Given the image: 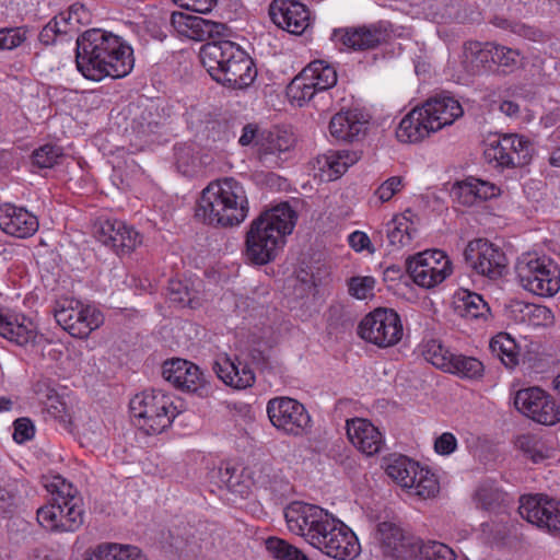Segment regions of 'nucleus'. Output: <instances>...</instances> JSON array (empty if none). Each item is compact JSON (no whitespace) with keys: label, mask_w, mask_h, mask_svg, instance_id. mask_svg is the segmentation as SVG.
Returning a JSON list of instances; mask_svg holds the SVG:
<instances>
[{"label":"nucleus","mask_w":560,"mask_h":560,"mask_svg":"<svg viewBox=\"0 0 560 560\" xmlns=\"http://www.w3.org/2000/svg\"><path fill=\"white\" fill-rule=\"evenodd\" d=\"M132 48L124 44L119 36L101 28H91L77 39L75 63L85 79H118L132 70Z\"/></svg>","instance_id":"nucleus-1"},{"label":"nucleus","mask_w":560,"mask_h":560,"mask_svg":"<svg viewBox=\"0 0 560 560\" xmlns=\"http://www.w3.org/2000/svg\"><path fill=\"white\" fill-rule=\"evenodd\" d=\"M298 220L296 212L282 202L260 213L249 225L245 237V256L254 265L273 261L285 244Z\"/></svg>","instance_id":"nucleus-2"},{"label":"nucleus","mask_w":560,"mask_h":560,"mask_svg":"<svg viewBox=\"0 0 560 560\" xmlns=\"http://www.w3.org/2000/svg\"><path fill=\"white\" fill-rule=\"evenodd\" d=\"M199 57L210 77L224 86L243 90L250 86L257 77L254 60L234 42H208L202 45Z\"/></svg>","instance_id":"nucleus-3"},{"label":"nucleus","mask_w":560,"mask_h":560,"mask_svg":"<svg viewBox=\"0 0 560 560\" xmlns=\"http://www.w3.org/2000/svg\"><path fill=\"white\" fill-rule=\"evenodd\" d=\"M248 214V200L243 185L233 177L208 184L201 191L195 217L212 226H234Z\"/></svg>","instance_id":"nucleus-4"},{"label":"nucleus","mask_w":560,"mask_h":560,"mask_svg":"<svg viewBox=\"0 0 560 560\" xmlns=\"http://www.w3.org/2000/svg\"><path fill=\"white\" fill-rule=\"evenodd\" d=\"M458 101L451 96H438L428 100L421 107L413 108L399 122L396 130L401 142H418L447 125H452L463 115Z\"/></svg>","instance_id":"nucleus-5"},{"label":"nucleus","mask_w":560,"mask_h":560,"mask_svg":"<svg viewBox=\"0 0 560 560\" xmlns=\"http://www.w3.org/2000/svg\"><path fill=\"white\" fill-rule=\"evenodd\" d=\"M46 488L51 492V499L37 510L39 525L55 533L78 530L84 522V510L77 490L60 476Z\"/></svg>","instance_id":"nucleus-6"},{"label":"nucleus","mask_w":560,"mask_h":560,"mask_svg":"<svg viewBox=\"0 0 560 560\" xmlns=\"http://www.w3.org/2000/svg\"><path fill=\"white\" fill-rule=\"evenodd\" d=\"M284 517L291 533L303 537L311 546L323 551L328 537L336 533L341 521L327 510L305 502L295 501L284 510Z\"/></svg>","instance_id":"nucleus-7"},{"label":"nucleus","mask_w":560,"mask_h":560,"mask_svg":"<svg viewBox=\"0 0 560 560\" xmlns=\"http://www.w3.org/2000/svg\"><path fill=\"white\" fill-rule=\"evenodd\" d=\"M515 273L522 288L538 296L550 298L560 290V266L547 255L523 254Z\"/></svg>","instance_id":"nucleus-8"},{"label":"nucleus","mask_w":560,"mask_h":560,"mask_svg":"<svg viewBox=\"0 0 560 560\" xmlns=\"http://www.w3.org/2000/svg\"><path fill=\"white\" fill-rule=\"evenodd\" d=\"M533 153L534 145L526 137L508 133L486 143L483 159L491 167L503 171L527 165Z\"/></svg>","instance_id":"nucleus-9"},{"label":"nucleus","mask_w":560,"mask_h":560,"mask_svg":"<svg viewBox=\"0 0 560 560\" xmlns=\"http://www.w3.org/2000/svg\"><path fill=\"white\" fill-rule=\"evenodd\" d=\"M463 256L467 270L488 280H499L508 271L505 253L486 238L469 241Z\"/></svg>","instance_id":"nucleus-10"},{"label":"nucleus","mask_w":560,"mask_h":560,"mask_svg":"<svg viewBox=\"0 0 560 560\" xmlns=\"http://www.w3.org/2000/svg\"><path fill=\"white\" fill-rule=\"evenodd\" d=\"M56 322L72 337L86 338L103 322V314L93 306L73 299H61L54 307Z\"/></svg>","instance_id":"nucleus-11"},{"label":"nucleus","mask_w":560,"mask_h":560,"mask_svg":"<svg viewBox=\"0 0 560 560\" xmlns=\"http://www.w3.org/2000/svg\"><path fill=\"white\" fill-rule=\"evenodd\" d=\"M358 335L378 348H387L400 341L402 324L397 312L380 307L362 318L358 326Z\"/></svg>","instance_id":"nucleus-12"},{"label":"nucleus","mask_w":560,"mask_h":560,"mask_svg":"<svg viewBox=\"0 0 560 560\" xmlns=\"http://www.w3.org/2000/svg\"><path fill=\"white\" fill-rule=\"evenodd\" d=\"M267 415L271 424L279 431L300 436L311 428V416L303 404L294 398L281 396L267 404Z\"/></svg>","instance_id":"nucleus-13"},{"label":"nucleus","mask_w":560,"mask_h":560,"mask_svg":"<svg viewBox=\"0 0 560 560\" xmlns=\"http://www.w3.org/2000/svg\"><path fill=\"white\" fill-rule=\"evenodd\" d=\"M515 408L542 425H556L560 422V405L546 390L538 386L522 388L514 397Z\"/></svg>","instance_id":"nucleus-14"},{"label":"nucleus","mask_w":560,"mask_h":560,"mask_svg":"<svg viewBox=\"0 0 560 560\" xmlns=\"http://www.w3.org/2000/svg\"><path fill=\"white\" fill-rule=\"evenodd\" d=\"M520 515L528 523L560 537V501L542 493L522 495Z\"/></svg>","instance_id":"nucleus-15"},{"label":"nucleus","mask_w":560,"mask_h":560,"mask_svg":"<svg viewBox=\"0 0 560 560\" xmlns=\"http://www.w3.org/2000/svg\"><path fill=\"white\" fill-rule=\"evenodd\" d=\"M177 409L173 397L161 389L142 393V431L145 434H159L171 425Z\"/></svg>","instance_id":"nucleus-16"},{"label":"nucleus","mask_w":560,"mask_h":560,"mask_svg":"<svg viewBox=\"0 0 560 560\" xmlns=\"http://www.w3.org/2000/svg\"><path fill=\"white\" fill-rule=\"evenodd\" d=\"M294 144V135L289 130L279 127L262 130L257 142L258 160L267 167H279L288 159Z\"/></svg>","instance_id":"nucleus-17"},{"label":"nucleus","mask_w":560,"mask_h":560,"mask_svg":"<svg viewBox=\"0 0 560 560\" xmlns=\"http://www.w3.org/2000/svg\"><path fill=\"white\" fill-rule=\"evenodd\" d=\"M268 12L279 28L293 35H302L312 24L308 8L299 0H272Z\"/></svg>","instance_id":"nucleus-18"},{"label":"nucleus","mask_w":560,"mask_h":560,"mask_svg":"<svg viewBox=\"0 0 560 560\" xmlns=\"http://www.w3.org/2000/svg\"><path fill=\"white\" fill-rule=\"evenodd\" d=\"M376 537L385 556L396 560L416 558L417 537L399 525L388 521L378 523Z\"/></svg>","instance_id":"nucleus-19"},{"label":"nucleus","mask_w":560,"mask_h":560,"mask_svg":"<svg viewBox=\"0 0 560 560\" xmlns=\"http://www.w3.org/2000/svg\"><path fill=\"white\" fill-rule=\"evenodd\" d=\"M162 375L165 381L182 392L201 394L206 386L201 369L186 359L166 360L162 365Z\"/></svg>","instance_id":"nucleus-20"},{"label":"nucleus","mask_w":560,"mask_h":560,"mask_svg":"<svg viewBox=\"0 0 560 560\" xmlns=\"http://www.w3.org/2000/svg\"><path fill=\"white\" fill-rule=\"evenodd\" d=\"M94 235L117 254L130 253L137 246L138 232L116 219H98L94 224Z\"/></svg>","instance_id":"nucleus-21"},{"label":"nucleus","mask_w":560,"mask_h":560,"mask_svg":"<svg viewBox=\"0 0 560 560\" xmlns=\"http://www.w3.org/2000/svg\"><path fill=\"white\" fill-rule=\"evenodd\" d=\"M346 431L351 444L366 456H373L380 453L384 445L383 434L368 419H348L346 421Z\"/></svg>","instance_id":"nucleus-22"},{"label":"nucleus","mask_w":560,"mask_h":560,"mask_svg":"<svg viewBox=\"0 0 560 560\" xmlns=\"http://www.w3.org/2000/svg\"><path fill=\"white\" fill-rule=\"evenodd\" d=\"M39 223L37 217L23 207L12 203L0 206V229L8 235L27 238L35 234Z\"/></svg>","instance_id":"nucleus-23"},{"label":"nucleus","mask_w":560,"mask_h":560,"mask_svg":"<svg viewBox=\"0 0 560 560\" xmlns=\"http://www.w3.org/2000/svg\"><path fill=\"white\" fill-rule=\"evenodd\" d=\"M368 119L359 109L341 110L329 121L330 135L339 141L354 142L363 138L368 130Z\"/></svg>","instance_id":"nucleus-24"},{"label":"nucleus","mask_w":560,"mask_h":560,"mask_svg":"<svg viewBox=\"0 0 560 560\" xmlns=\"http://www.w3.org/2000/svg\"><path fill=\"white\" fill-rule=\"evenodd\" d=\"M212 370L225 385L236 389L252 387L256 381L255 373L247 363L237 358L231 359L226 354L213 362Z\"/></svg>","instance_id":"nucleus-25"},{"label":"nucleus","mask_w":560,"mask_h":560,"mask_svg":"<svg viewBox=\"0 0 560 560\" xmlns=\"http://www.w3.org/2000/svg\"><path fill=\"white\" fill-rule=\"evenodd\" d=\"M334 36L353 50L374 49L387 38L386 30L377 25L349 27L335 31Z\"/></svg>","instance_id":"nucleus-26"},{"label":"nucleus","mask_w":560,"mask_h":560,"mask_svg":"<svg viewBox=\"0 0 560 560\" xmlns=\"http://www.w3.org/2000/svg\"><path fill=\"white\" fill-rule=\"evenodd\" d=\"M0 336L18 346H26L35 342L37 329L32 319L0 311Z\"/></svg>","instance_id":"nucleus-27"},{"label":"nucleus","mask_w":560,"mask_h":560,"mask_svg":"<svg viewBox=\"0 0 560 560\" xmlns=\"http://www.w3.org/2000/svg\"><path fill=\"white\" fill-rule=\"evenodd\" d=\"M328 537V544L322 551L326 556L338 559L347 560L354 559L361 550L359 539L353 530L343 522L337 526L336 533Z\"/></svg>","instance_id":"nucleus-28"},{"label":"nucleus","mask_w":560,"mask_h":560,"mask_svg":"<svg viewBox=\"0 0 560 560\" xmlns=\"http://www.w3.org/2000/svg\"><path fill=\"white\" fill-rule=\"evenodd\" d=\"M489 42L467 40L463 44L462 66L468 74L491 71Z\"/></svg>","instance_id":"nucleus-29"},{"label":"nucleus","mask_w":560,"mask_h":560,"mask_svg":"<svg viewBox=\"0 0 560 560\" xmlns=\"http://www.w3.org/2000/svg\"><path fill=\"white\" fill-rule=\"evenodd\" d=\"M406 272L419 287L431 289L447 278V270L430 266L419 258V254L406 260Z\"/></svg>","instance_id":"nucleus-30"},{"label":"nucleus","mask_w":560,"mask_h":560,"mask_svg":"<svg viewBox=\"0 0 560 560\" xmlns=\"http://www.w3.org/2000/svg\"><path fill=\"white\" fill-rule=\"evenodd\" d=\"M355 151L338 150L328 151L317 158L319 171L326 174L328 180H335L343 175L347 170L359 160Z\"/></svg>","instance_id":"nucleus-31"},{"label":"nucleus","mask_w":560,"mask_h":560,"mask_svg":"<svg viewBox=\"0 0 560 560\" xmlns=\"http://www.w3.org/2000/svg\"><path fill=\"white\" fill-rule=\"evenodd\" d=\"M171 25L178 33L190 39L203 42L210 38L209 26L211 25V20L183 12H172Z\"/></svg>","instance_id":"nucleus-32"},{"label":"nucleus","mask_w":560,"mask_h":560,"mask_svg":"<svg viewBox=\"0 0 560 560\" xmlns=\"http://www.w3.org/2000/svg\"><path fill=\"white\" fill-rule=\"evenodd\" d=\"M456 313L466 319H487L491 312L482 295L463 290L455 301Z\"/></svg>","instance_id":"nucleus-33"},{"label":"nucleus","mask_w":560,"mask_h":560,"mask_svg":"<svg viewBox=\"0 0 560 560\" xmlns=\"http://www.w3.org/2000/svg\"><path fill=\"white\" fill-rule=\"evenodd\" d=\"M515 445L534 464H539L546 459L556 457L557 450L552 445H549L546 440L537 434H522L517 436Z\"/></svg>","instance_id":"nucleus-34"},{"label":"nucleus","mask_w":560,"mask_h":560,"mask_svg":"<svg viewBox=\"0 0 560 560\" xmlns=\"http://www.w3.org/2000/svg\"><path fill=\"white\" fill-rule=\"evenodd\" d=\"M302 71L320 92L334 88L338 81L336 67L323 59L313 60Z\"/></svg>","instance_id":"nucleus-35"},{"label":"nucleus","mask_w":560,"mask_h":560,"mask_svg":"<svg viewBox=\"0 0 560 560\" xmlns=\"http://www.w3.org/2000/svg\"><path fill=\"white\" fill-rule=\"evenodd\" d=\"M142 24L145 33L153 39L164 40L168 22L171 23V13L164 8L148 5L142 12Z\"/></svg>","instance_id":"nucleus-36"},{"label":"nucleus","mask_w":560,"mask_h":560,"mask_svg":"<svg viewBox=\"0 0 560 560\" xmlns=\"http://www.w3.org/2000/svg\"><path fill=\"white\" fill-rule=\"evenodd\" d=\"M445 372L462 380L480 381L485 375V365L475 357L454 353Z\"/></svg>","instance_id":"nucleus-37"},{"label":"nucleus","mask_w":560,"mask_h":560,"mask_svg":"<svg viewBox=\"0 0 560 560\" xmlns=\"http://www.w3.org/2000/svg\"><path fill=\"white\" fill-rule=\"evenodd\" d=\"M419 468V463L406 456H399L387 465L386 472L399 486L410 489L415 486V478Z\"/></svg>","instance_id":"nucleus-38"},{"label":"nucleus","mask_w":560,"mask_h":560,"mask_svg":"<svg viewBox=\"0 0 560 560\" xmlns=\"http://www.w3.org/2000/svg\"><path fill=\"white\" fill-rule=\"evenodd\" d=\"M489 348L506 368L513 369L518 364V349L515 340L506 332L495 335L489 343Z\"/></svg>","instance_id":"nucleus-39"},{"label":"nucleus","mask_w":560,"mask_h":560,"mask_svg":"<svg viewBox=\"0 0 560 560\" xmlns=\"http://www.w3.org/2000/svg\"><path fill=\"white\" fill-rule=\"evenodd\" d=\"M86 560H140V551L129 545L103 544Z\"/></svg>","instance_id":"nucleus-40"},{"label":"nucleus","mask_w":560,"mask_h":560,"mask_svg":"<svg viewBox=\"0 0 560 560\" xmlns=\"http://www.w3.org/2000/svg\"><path fill=\"white\" fill-rule=\"evenodd\" d=\"M416 232L406 217H396L386 224V234L392 246L400 248L410 245Z\"/></svg>","instance_id":"nucleus-41"},{"label":"nucleus","mask_w":560,"mask_h":560,"mask_svg":"<svg viewBox=\"0 0 560 560\" xmlns=\"http://www.w3.org/2000/svg\"><path fill=\"white\" fill-rule=\"evenodd\" d=\"M197 293L187 281L179 279L168 281L167 298L176 306L195 308L198 305Z\"/></svg>","instance_id":"nucleus-42"},{"label":"nucleus","mask_w":560,"mask_h":560,"mask_svg":"<svg viewBox=\"0 0 560 560\" xmlns=\"http://www.w3.org/2000/svg\"><path fill=\"white\" fill-rule=\"evenodd\" d=\"M416 558L422 560H456L452 548L440 541L429 540L427 542L417 538Z\"/></svg>","instance_id":"nucleus-43"},{"label":"nucleus","mask_w":560,"mask_h":560,"mask_svg":"<svg viewBox=\"0 0 560 560\" xmlns=\"http://www.w3.org/2000/svg\"><path fill=\"white\" fill-rule=\"evenodd\" d=\"M311 80L304 77V72L301 71L291 83L288 85V95L292 101L296 102L299 106L310 102L316 93L320 92L317 86L312 84Z\"/></svg>","instance_id":"nucleus-44"},{"label":"nucleus","mask_w":560,"mask_h":560,"mask_svg":"<svg viewBox=\"0 0 560 560\" xmlns=\"http://www.w3.org/2000/svg\"><path fill=\"white\" fill-rule=\"evenodd\" d=\"M266 549L277 560H308L302 550L278 537H269Z\"/></svg>","instance_id":"nucleus-45"},{"label":"nucleus","mask_w":560,"mask_h":560,"mask_svg":"<svg viewBox=\"0 0 560 560\" xmlns=\"http://www.w3.org/2000/svg\"><path fill=\"white\" fill-rule=\"evenodd\" d=\"M454 353L442 345L440 340L431 339L424 345L423 357L435 368L445 372Z\"/></svg>","instance_id":"nucleus-46"},{"label":"nucleus","mask_w":560,"mask_h":560,"mask_svg":"<svg viewBox=\"0 0 560 560\" xmlns=\"http://www.w3.org/2000/svg\"><path fill=\"white\" fill-rule=\"evenodd\" d=\"M506 493L502 490L482 485L476 491V502L479 508L486 511L494 512L505 502Z\"/></svg>","instance_id":"nucleus-47"},{"label":"nucleus","mask_w":560,"mask_h":560,"mask_svg":"<svg viewBox=\"0 0 560 560\" xmlns=\"http://www.w3.org/2000/svg\"><path fill=\"white\" fill-rule=\"evenodd\" d=\"M415 479V486L410 487V489L420 498H432L440 490V483L436 476L428 468L420 466Z\"/></svg>","instance_id":"nucleus-48"},{"label":"nucleus","mask_w":560,"mask_h":560,"mask_svg":"<svg viewBox=\"0 0 560 560\" xmlns=\"http://www.w3.org/2000/svg\"><path fill=\"white\" fill-rule=\"evenodd\" d=\"M492 23L502 30L511 31L518 36L534 42L539 40L542 36L540 30L518 21H511L504 18L495 16Z\"/></svg>","instance_id":"nucleus-49"},{"label":"nucleus","mask_w":560,"mask_h":560,"mask_svg":"<svg viewBox=\"0 0 560 560\" xmlns=\"http://www.w3.org/2000/svg\"><path fill=\"white\" fill-rule=\"evenodd\" d=\"M62 156L61 148L54 144H45L33 152V164L40 168H50Z\"/></svg>","instance_id":"nucleus-50"},{"label":"nucleus","mask_w":560,"mask_h":560,"mask_svg":"<svg viewBox=\"0 0 560 560\" xmlns=\"http://www.w3.org/2000/svg\"><path fill=\"white\" fill-rule=\"evenodd\" d=\"M452 194L463 206L470 207L478 202V192L476 191V185L472 176H469L462 182H457L452 188Z\"/></svg>","instance_id":"nucleus-51"},{"label":"nucleus","mask_w":560,"mask_h":560,"mask_svg":"<svg viewBox=\"0 0 560 560\" xmlns=\"http://www.w3.org/2000/svg\"><path fill=\"white\" fill-rule=\"evenodd\" d=\"M174 159L178 172L184 175L190 173L195 166L196 156L194 149L186 143L176 144L174 147Z\"/></svg>","instance_id":"nucleus-52"},{"label":"nucleus","mask_w":560,"mask_h":560,"mask_svg":"<svg viewBox=\"0 0 560 560\" xmlns=\"http://www.w3.org/2000/svg\"><path fill=\"white\" fill-rule=\"evenodd\" d=\"M375 279L373 277H352L348 281L350 295L355 299L364 300L373 295Z\"/></svg>","instance_id":"nucleus-53"},{"label":"nucleus","mask_w":560,"mask_h":560,"mask_svg":"<svg viewBox=\"0 0 560 560\" xmlns=\"http://www.w3.org/2000/svg\"><path fill=\"white\" fill-rule=\"evenodd\" d=\"M419 258L422 261H427L430 266L436 268H443L447 270V277L452 273V261L448 256L440 249L425 250L423 253H419Z\"/></svg>","instance_id":"nucleus-54"},{"label":"nucleus","mask_w":560,"mask_h":560,"mask_svg":"<svg viewBox=\"0 0 560 560\" xmlns=\"http://www.w3.org/2000/svg\"><path fill=\"white\" fill-rule=\"evenodd\" d=\"M25 31L22 28L0 30V49H14L25 40Z\"/></svg>","instance_id":"nucleus-55"},{"label":"nucleus","mask_w":560,"mask_h":560,"mask_svg":"<svg viewBox=\"0 0 560 560\" xmlns=\"http://www.w3.org/2000/svg\"><path fill=\"white\" fill-rule=\"evenodd\" d=\"M63 18L51 19L40 31L38 38L40 43L50 45L55 43L57 36L66 35V31L58 26L59 23H63Z\"/></svg>","instance_id":"nucleus-56"},{"label":"nucleus","mask_w":560,"mask_h":560,"mask_svg":"<svg viewBox=\"0 0 560 560\" xmlns=\"http://www.w3.org/2000/svg\"><path fill=\"white\" fill-rule=\"evenodd\" d=\"M13 439L16 443H24L33 439L35 427L28 418H19L14 421Z\"/></svg>","instance_id":"nucleus-57"},{"label":"nucleus","mask_w":560,"mask_h":560,"mask_svg":"<svg viewBox=\"0 0 560 560\" xmlns=\"http://www.w3.org/2000/svg\"><path fill=\"white\" fill-rule=\"evenodd\" d=\"M402 187V178L400 176H392L386 179L375 191V195L382 202H386L393 198Z\"/></svg>","instance_id":"nucleus-58"},{"label":"nucleus","mask_w":560,"mask_h":560,"mask_svg":"<svg viewBox=\"0 0 560 560\" xmlns=\"http://www.w3.org/2000/svg\"><path fill=\"white\" fill-rule=\"evenodd\" d=\"M458 446L456 436L451 432H444L434 441V451L439 455L447 456L453 454Z\"/></svg>","instance_id":"nucleus-59"},{"label":"nucleus","mask_w":560,"mask_h":560,"mask_svg":"<svg viewBox=\"0 0 560 560\" xmlns=\"http://www.w3.org/2000/svg\"><path fill=\"white\" fill-rule=\"evenodd\" d=\"M478 201H486L501 195V189L493 183L474 177Z\"/></svg>","instance_id":"nucleus-60"},{"label":"nucleus","mask_w":560,"mask_h":560,"mask_svg":"<svg viewBox=\"0 0 560 560\" xmlns=\"http://www.w3.org/2000/svg\"><path fill=\"white\" fill-rule=\"evenodd\" d=\"M500 52L501 59L499 68H502L504 72L514 71L520 65V51L502 45Z\"/></svg>","instance_id":"nucleus-61"},{"label":"nucleus","mask_w":560,"mask_h":560,"mask_svg":"<svg viewBox=\"0 0 560 560\" xmlns=\"http://www.w3.org/2000/svg\"><path fill=\"white\" fill-rule=\"evenodd\" d=\"M180 8L198 13H208L217 4L218 0H172Z\"/></svg>","instance_id":"nucleus-62"},{"label":"nucleus","mask_w":560,"mask_h":560,"mask_svg":"<svg viewBox=\"0 0 560 560\" xmlns=\"http://www.w3.org/2000/svg\"><path fill=\"white\" fill-rule=\"evenodd\" d=\"M261 131L256 124H246L242 129V135L238 139V143L242 147L255 145L259 141Z\"/></svg>","instance_id":"nucleus-63"},{"label":"nucleus","mask_w":560,"mask_h":560,"mask_svg":"<svg viewBox=\"0 0 560 560\" xmlns=\"http://www.w3.org/2000/svg\"><path fill=\"white\" fill-rule=\"evenodd\" d=\"M46 409L49 415L59 421L66 422L68 420L67 406L59 399L58 396H48Z\"/></svg>","instance_id":"nucleus-64"}]
</instances>
